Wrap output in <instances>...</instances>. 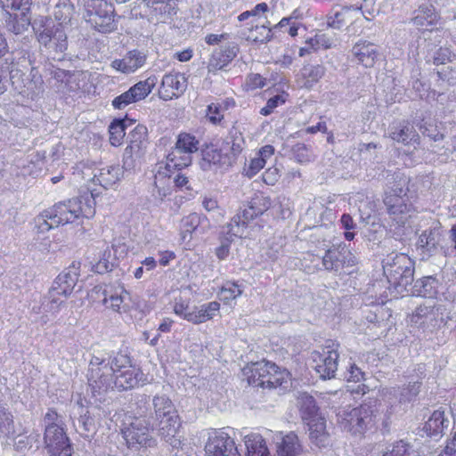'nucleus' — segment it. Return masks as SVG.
I'll use <instances>...</instances> for the list:
<instances>
[{"mask_svg": "<svg viewBox=\"0 0 456 456\" xmlns=\"http://www.w3.org/2000/svg\"><path fill=\"white\" fill-rule=\"evenodd\" d=\"M136 414L142 415L158 430L159 436L172 447L181 445L180 417L172 400L166 395L151 399L144 396L137 403Z\"/></svg>", "mask_w": 456, "mask_h": 456, "instance_id": "nucleus-1", "label": "nucleus"}, {"mask_svg": "<svg viewBox=\"0 0 456 456\" xmlns=\"http://www.w3.org/2000/svg\"><path fill=\"white\" fill-rule=\"evenodd\" d=\"M95 214V200L92 193L54 204L35 218L40 232L74 222L80 217L91 218Z\"/></svg>", "mask_w": 456, "mask_h": 456, "instance_id": "nucleus-2", "label": "nucleus"}, {"mask_svg": "<svg viewBox=\"0 0 456 456\" xmlns=\"http://www.w3.org/2000/svg\"><path fill=\"white\" fill-rule=\"evenodd\" d=\"M41 50L49 59L61 61L68 49V28L56 25L49 16H39L32 24Z\"/></svg>", "mask_w": 456, "mask_h": 456, "instance_id": "nucleus-3", "label": "nucleus"}, {"mask_svg": "<svg viewBox=\"0 0 456 456\" xmlns=\"http://www.w3.org/2000/svg\"><path fill=\"white\" fill-rule=\"evenodd\" d=\"M450 314L446 304L428 300L415 308L409 316V322L411 326L423 332L432 333L446 324L451 319Z\"/></svg>", "mask_w": 456, "mask_h": 456, "instance_id": "nucleus-4", "label": "nucleus"}, {"mask_svg": "<svg viewBox=\"0 0 456 456\" xmlns=\"http://www.w3.org/2000/svg\"><path fill=\"white\" fill-rule=\"evenodd\" d=\"M191 155L173 148L167 157L165 165L159 164L154 175L152 196L156 200L163 201L171 193L172 170H182L191 164Z\"/></svg>", "mask_w": 456, "mask_h": 456, "instance_id": "nucleus-5", "label": "nucleus"}, {"mask_svg": "<svg viewBox=\"0 0 456 456\" xmlns=\"http://www.w3.org/2000/svg\"><path fill=\"white\" fill-rule=\"evenodd\" d=\"M382 267L387 281L399 293L406 290L414 280V261L407 254H388L382 260Z\"/></svg>", "mask_w": 456, "mask_h": 456, "instance_id": "nucleus-6", "label": "nucleus"}, {"mask_svg": "<svg viewBox=\"0 0 456 456\" xmlns=\"http://www.w3.org/2000/svg\"><path fill=\"white\" fill-rule=\"evenodd\" d=\"M113 368L101 355H93L90 359L86 373L88 386L92 393L102 395L116 388Z\"/></svg>", "mask_w": 456, "mask_h": 456, "instance_id": "nucleus-7", "label": "nucleus"}, {"mask_svg": "<svg viewBox=\"0 0 456 456\" xmlns=\"http://www.w3.org/2000/svg\"><path fill=\"white\" fill-rule=\"evenodd\" d=\"M154 427L142 415L136 414L130 423L122 429L127 447L138 451L141 448L155 447L157 440L151 432Z\"/></svg>", "mask_w": 456, "mask_h": 456, "instance_id": "nucleus-8", "label": "nucleus"}, {"mask_svg": "<svg viewBox=\"0 0 456 456\" xmlns=\"http://www.w3.org/2000/svg\"><path fill=\"white\" fill-rule=\"evenodd\" d=\"M338 423L340 428L353 435H362L377 422V415L368 405H361L355 408H346L337 414Z\"/></svg>", "mask_w": 456, "mask_h": 456, "instance_id": "nucleus-9", "label": "nucleus"}, {"mask_svg": "<svg viewBox=\"0 0 456 456\" xmlns=\"http://www.w3.org/2000/svg\"><path fill=\"white\" fill-rule=\"evenodd\" d=\"M86 20L97 31L110 33L116 28L114 9L106 0H84Z\"/></svg>", "mask_w": 456, "mask_h": 456, "instance_id": "nucleus-10", "label": "nucleus"}, {"mask_svg": "<svg viewBox=\"0 0 456 456\" xmlns=\"http://www.w3.org/2000/svg\"><path fill=\"white\" fill-rule=\"evenodd\" d=\"M406 193L402 187L386 191L384 203L393 221L403 225L409 217L411 206L407 203Z\"/></svg>", "mask_w": 456, "mask_h": 456, "instance_id": "nucleus-11", "label": "nucleus"}, {"mask_svg": "<svg viewBox=\"0 0 456 456\" xmlns=\"http://www.w3.org/2000/svg\"><path fill=\"white\" fill-rule=\"evenodd\" d=\"M338 353L330 346L321 351L312 352L310 365L319 374L320 378L326 379L335 377L338 370Z\"/></svg>", "mask_w": 456, "mask_h": 456, "instance_id": "nucleus-12", "label": "nucleus"}, {"mask_svg": "<svg viewBox=\"0 0 456 456\" xmlns=\"http://www.w3.org/2000/svg\"><path fill=\"white\" fill-rule=\"evenodd\" d=\"M205 452L206 456H235L239 454L233 439L224 429H215L208 433Z\"/></svg>", "mask_w": 456, "mask_h": 456, "instance_id": "nucleus-13", "label": "nucleus"}, {"mask_svg": "<svg viewBox=\"0 0 456 456\" xmlns=\"http://www.w3.org/2000/svg\"><path fill=\"white\" fill-rule=\"evenodd\" d=\"M44 443L50 456H72V447L64 427L45 429Z\"/></svg>", "mask_w": 456, "mask_h": 456, "instance_id": "nucleus-14", "label": "nucleus"}, {"mask_svg": "<svg viewBox=\"0 0 456 456\" xmlns=\"http://www.w3.org/2000/svg\"><path fill=\"white\" fill-rule=\"evenodd\" d=\"M148 130L143 125H137L128 134L129 144L124 152V167H131L134 163V156L140 157L147 146Z\"/></svg>", "mask_w": 456, "mask_h": 456, "instance_id": "nucleus-15", "label": "nucleus"}, {"mask_svg": "<svg viewBox=\"0 0 456 456\" xmlns=\"http://www.w3.org/2000/svg\"><path fill=\"white\" fill-rule=\"evenodd\" d=\"M187 88V78L183 74L176 71L163 76L159 89V95L164 101L180 97Z\"/></svg>", "mask_w": 456, "mask_h": 456, "instance_id": "nucleus-16", "label": "nucleus"}, {"mask_svg": "<svg viewBox=\"0 0 456 456\" xmlns=\"http://www.w3.org/2000/svg\"><path fill=\"white\" fill-rule=\"evenodd\" d=\"M354 265V257L346 245L328 249L322 256V265L327 271L340 272L345 266Z\"/></svg>", "mask_w": 456, "mask_h": 456, "instance_id": "nucleus-17", "label": "nucleus"}, {"mask_svg": "<svg viewBox=\"0 0 456 456\" xmlns=\"http://www.w3.org/2000/svg\"><path fill=\"white\" fill-rule=\"evenodd\" d=\"M80 263L73 262L67 269L61 273L54 280L52 286V293L61 294L62 297L69 296L79 277Z\"/></svg>", "mask_w": 456, "mask_h": 456, "instance_id": "nucleus-18", "label": "nucleus"}, {"mask_svg": "<svg viewBox=\"0 0 456 456\" xmlns=\"http://www.w3.org/2000/svg\"><path fill=\"white\" fill-rule=\"evenodd\" d=\"M200 167L203 170L227 168L233 164V157L223 153L222 150L214 145L207 146L201 151Z\"/></svg>", "mask_w": 456, "mask_h": 456, "instance_id": "nucleus-19", "label": "nucleus"}, {"mask_svg": "<svg viewBox=\"0 0 456 456\" xmlns=\"http://www.w3.org/2000/svg\"><path fill=\"white\" fill-rule=\"evenodd\" d=\"M146 54L139 50L129 51L122 59L111 61L110 66L124 74H130L142 68L146 62Z\"/></svg>", "mask_w": 456, "mask_h": 456, "instance_id": "nucleus-20", "label": "nucleus"}, {"mask_svg": "<svg viewBox=\"0 0 456 456\" xmlns=\"http://www.w3.org/2000/svg\"><path fill=\"white\" fill-rule=\"evenodd\" d=\"M257 216H259V214L256 213V209H254L250 204L241 208L227 224V233L241 238L244 235L248 223Z\"/></svg>", "mask_w": 456, "mask_h": 456, "instance_id": "nucleus-21", "label": "nucleus"}, {"mask_svg": "<svg viewBox=\"0 0 456 456\" xmlns=\"http://www.w3.org/2000/svg\"><path fill=\"white\" fill-rule=\"evenodd\" d=\"M274 370H276L275 363L261 361L252 363L245 374L248 376L249 385L263 387L265 383L263 381H265L269 374Z\"/></svg>", "mask_w": 456, "mask_h": 456, "instance_id": "nucleus-22", "label": "nucleus"}, {"mask_svg": "<svg viewBox=\"0 0 456 456\" xmlns=\"http://www.w3.org/2000/svg\"><path fill=\"white\" fill-rule=\"evenodd\" d=\"M352 54L356 61L366 68L372 67L378 57V47L368 41H359L352 48Z\"/></svg>", "mask_w": 456, "mask_h": 456, "instance_id": "nucleus-23", "label": "nucleus"}, {"mask_svg": "<svg viewBox=\"0 0 456 456\" xmlns=\"http://www.w3.org/2000/svg\"><path fill=\"white\" fill-rule=\"evenodd\" d=\"M237 53L238 47L235 45H227L214 51L208 64V72L216 73L226 67L236 57Z\"/></svg>", "mask_w": 456, "mask_h": 456, "instance_id": "nucleus-24", "label": "nucleus"}, {"mask_svg": "<svg viewBox=\"0 0 456 456\" xmlns=\"http://www.w3.org/2000/svg\"><path fill=\"white\" fill-rule=\"evenodd\" d=\"M115 381L116 388L127 390L143 384L144 374L139 368L134 366L116 373Z\"/></svg>", "mask_w": 456, "mask_h": 456, "instance_id": "nucleus-25", "label": "nucleus"}, {"mask_svg": "<svg viewBox=\"0 0 456 456\" xmlns=\"http://www.w3.org/2000/svg\"><path fill=\"white\" fill-rule=\"evenodd\" d=\"M309 438L319 448L326 447L330 444V436L326 430V421L320 417L307 422Z\"/></svg>", "mask_w": 456, "mask_h": 456, "instance_id": "nucleus-26", "label": "nucleus"}, {"mask_svg": "<svg viewBox=\"0 0 456 456\" xmlns=\"http://www.w3.org/2000/svg\"><path fill=\"white\" fill-rule=\"evenodd\" d=\"M449 419L445 417V411L438 409L434 411L424 426V431L429 437L436 438L442 436L444 430L449 427Z\"/></svg>", "mask_w": 456, "mask_h": 456, "instance_id": "nucleus-27", "label": "nucleus"}, {"mask_svg": "<svg viewBox=\"0 0 456 456\" xmlns=\"http://www.w3.org/2000/svg\"><path fill=\"white\" fill-rule=\"evenodd\" d=\"M123 174V167L119 165H110L100 168L94 175V180L107 189L119 182Z\"/></svg>", "mask_w": 456, "mask_h": 456, "instance_id": "nucleus-28", "label": "nucleus"}, {"mask_svg": "<svg viewBox=\"0 0 456 456\" xmlns=\"http://www.w3.org/2000/svg\"><path fill=\"white\" fill-rule=\"evenodd\" d=\"M75 14V7L70 0H57L53 11L54 22L56 25H61L63 28H69Z\"/></svg>", "mask_w": 456, "mask_h": 456, "instance_id": "nucleus-29", "label": "nucleus"}, {"mask_svg": "<svg viewBox=\"0 0 456 456\" xmlns=\"http://www.w3.org/2000/svg\"><path fill=\"white\" fill-rule=\"evenodd\" d=\"M438 14L431 4H423L414 11L411 22L419 28H427L436 23Z\"/></svg>", "mask_w": 456, "mask_h": 456, "instance_id": "nucleus-30", "label": "nucleus"}, {"mask_svg": "<svg viewBox=\"0 0 456 456\" xmlns=\"http://www.w3.org/2000/svg\"><path fill=\"white\" fill-rule=\"evenodd\" d=\"M206 220V216L198 213H191L182 218L180 223V235L183 241H190L192 234L199 231L202 221Z\"/></svg>", "mask_w": 456, "mask_h": 456, "instance_id": "nucleus-31", "label": "nucleus"}, {"mask_svg": "<svg viewBox=\"0 0 456 456\" xmlns=\"http://www.w3.org/2000/svg\"><path fill=\"white\" fill-rule=\"evenodd\" d=\"M419 391V384L418 382H413L412 384H409L407 387H403L402 389L400 387L385 388L383 390V395L389 401L395 397L402 403L410 402L418 395Z\"/></svg>", "mask_w": 456, "mask_h": 456, "instance_id": "nucleus-32", "label": "nucleus"}, {"mask_svg": "<svg viewBox=\"0 0 456 456\" xmlns=\"http://www.w3.org/2000/svg\"><path fill=\"white\" fill-rule=\"evenodd\" d=\"M277 452L279 456H301L303 447L298 436L295 433L290 432L282 437Z\"/></svg>", "mask_w": 456, "mask_h": 456, "instance_id": "nucleus-33", "label": "nucleus"}, {"mask_svg": "<svg viewBox=\"0 0 456 456\" xmlns=\"http://www.w3.org/2000/svg\"><path fill=\"white\" fill-rule=\"evenodd\" d=\"M441 231L438 224L425 230L419 238L418 246L423 251L431 254L436 249L440 241Z\"/></svg>", "mask_w": 456, "mask_h": 456, "instance_id": "nucleus-34", "label": "nucleus"}, {"mask_svg": "<svg viewBox=\"0 0 456 456\" xmlns=\"http://www.w3.org/2000/svg\"><path fill=\"white\" fill-rule=\"evenodd\" d=\"M297 406L302 419L306 422L321 417L318 413V407L314 398L306 393L299 395L297 397Z\"/></svg>", "mask_w": 456, "mask_h": 456, "instance_id": "nucleus-35", "label": "nucleus"}, {"mask_svg": "<svg viewBox=\"0 0 456 456\" xmlns=\"http://www.w3.org/2000/svg\"><path fill=\"white\" fill-rule=\"evenodd\" d=\"M29 10H24L20 14H11L8 12V19L6 20L7 29L15 35H20L26 30L31 24V18L28 14Z\"/></svg>", "mask_w": 456, "mask_h": 456, "instance_id": "nucleus-36", "label": "nucleus"}, {"mask_svg": "<svg viewBox=\"0 0 456 456\" xmlns=\"http://www.w3.org/2000/svg\"><path fill=\"white\" fill-rule=\"evenodd\" d=\"M219 309L220 304L216 301L202 305L198 310L193 311L194 315L189 316L188 322L193 324L205 322L211 320L218 313Z\"/></svg>", "mask_w": 456, "mask_h": 456, "instance_id": "nucleus-37", "label": "nucleus"}, {"mask_svg": "<svg viewBox=\"0 0 456 456\" xmlns=\"http://www.w3.org/2000/svg\"><path fill=\"white\" fill-rule=\"evenodd\" d=\"M248 456H269L263 437L258 434H249L244 438Z\"/></svg>", "mask_w": 456, "mask_h": 456, "instance_id": "nucleus-38", "label": "nucleus"}, {"mask_svg": "<svg viewBox=\"0 0 456 456\" xmlns=\"http://www.w3.org/2000/svg\"><path fill=\"white\" fill-rule=\"evenodd\" d=\"M390 137L398 142L408 144L411 142H416L419 139L414 128L408 124H400L393 126L390 131Z\"/></svg>", "mask_w": 456, "mask_h": 456, "instance_id": "nucleus-39", "label": "nucleus"}, {"mask_svg": "<svg viewBox=\"0 0 456 456\" xmlns=\"http://www.w3.org/2000/svg\"><path fill=\"white\" fill-rule=\"evenodd\" d=\"M132 124V120L130 119H115L113 120L110 126V142L113 146H119L123 139L126 135V129L129 125Z\"/></svg>", "mask_w": 456, "mask_h": 456, "instance_id": "nucleus-40", "label": "nucleus"}, {"mask_svg": "<svg viewBox=\"0 0 456 456\" xmlns=\"http://www.w3.org/2000/svg\"><path fill=\"white\" fill-rule=\"evenodd\" d=\"M104 297L102 304L107 307L115 312H121L125 297L128 295L126 290L123 288L119 289V291L112 292L111 289H104L102 292Z\"/></svg>", "mask_w": 456, "mask_h": 456, "instance_id": "nucleus-41", "label": "nucleus"}, {"mask_svg": "<svg viewBox=\"0 0 456 456\" xmlns=\"http://www.w3.org/2000/svg\"><path fill=\"white\" fill-rule=\"evenodd\" d=\"M325 74V68L322 65H305L301 69V77L304 79L303 86L311 88Z\"/></svg>", "mask_w": 456, "mask_h": 456, "instance_id": "nucleus-42", "label": "nucleus"}, {"mask_svg": "<svg viewBox=\"0 0 456 456\" xmlns=\"http://www.w3.org/2000/svg\"><path fill=\"white\" fill-rule=\"evenodd\" d=\"M438 280L434 276L424 277L415 282L414 288L418 294L424 297H433L437 293Z\"/></svg>", "mask_w": 456, "mask_h": 456, "instance_id": "nucleus-43", "label": "nucleus"}, {"mask_svg": "<svg viewBox=\"0 0 456 456\" xmlns=\"http://www.w3.org/2000/svg\"><path fill=\"white\" fill-rule=\"evenodd\" d=\"M270 21H266L262 25H256L249 29L247 39L256 43H266L273 37Z\"/></svg>", "mask_w": 456, "mask_h": 456, "instance_id": "nucleus-44", "label": "nucleus"}, {"mask_svg": "<svg viewBox=\"0 0 456 456\" xmlns=\"http://www.w3.org/2000/svg\"><path fill=\"white\" fill-rule=\"evenodd\" d=\"M27 85V96L35 98L44 91V80L42 76L38 73L37 69L32 68L28 79L26 82Z\"/></svg>", "mask_w": 456, "mask_h": 456, "instance_id": "nucleus-45", "label": "nucleus"}, {"mask_svg": "<svg viewBox=\"0 0 456 456\" xmlns=\"http://www.w3.org/2000/svg\"><path fill=\"white\" fill-rule=\"evenodd\" d=\"M158 79L155 76L149 77L147 79L139 81L129 88L133 92L137 101L146 98L155 87Z\"/></svg>", "mask_w": 456, "mask_h": 456, "instance_id": "nucleus-46", "label": "nucleus"}, {"mask_svg": "<svg viewBox=\"0 0 456 456\" xmlns=\"http://www.w3.org/2000/svg\"><path fill=\"white\" fill-rule=\"evenodd\" d=\"M225 144L231 151L229 154L231 157H233V162L236 159V157L242 151L245 147V140L242 134L236 129L232 130L229 134V136L226 139Z\"/></svg>", "mask_w": 456, "mask_h": 456, "instance_id": "nucleus-47", "label": "nucleus"}, {"mask_svg": "<svg viewBox=\"0 0 456 456\" xmlns=\"http://www.w3.org/2000/svg\"><path fill=\"white\" fill-rule=\"evenodd\" d=\"M199 141L194 135L187 133H182L178 135L175 148L181 150V151H186L191 155L199 150Z\"/></svg>", "mask_w": 456, "mask_h": 456, "instance_id": "nucleus-48", "label": "nucleus"}, {"mask_svg": "<svg viewBox=\"0 0 456 456\" xmlns=\"http://www.w3.org/2000/svg\"><path fill=\"white\" fill-rule=\"evenodd\" d=\"M106 362L113 368L114 373H118L126 369L134 367L130 356L122 352L117 353L113 357L106 359Z\"/></svg>", "mask_w": 456, "mask_h": 456, "instance_id": "nucleus-49", "label": "nucleus"}, {"mask_svg": "<svg viewBox=\"0 0 456 456\" xmlns=\"http://www.w3.org/2000/svg\"><path fill=\"white\" fill-rule=\"evenodd\" d=\"M27 79H28V76H25L20 70L11 69L10 71V82L15 91H17L20 94H23L27 96Z\"/></svg>", "mask_w": 456, "mask_h": 456, "instance_id": "nucleus-50", "label": "nucleus"}, {"mask_svg": "<svg viewBox=\"0 0 456 456\" xmlns=\"http://www.w3.org/2000/svg\"><path fill=\"white\" fill-rule=\"evenodd\" d=\"M243 292L240 284L233 281H226L220 291V298L224 301L233 300L239 297Z\"/></svg>", "mask_w": 456, "mask_h": 456, "instance_id": "nucleus-51", "label": "nucleus"}, {"mask_svg": "<svg viewBox=\"0 0 456 456\" xmlns=\"http://www.w3.org/2000/svg\"><path fill=\"white\" fill-rule=\"evenodd\" d=\"M294 159L301 164L308 163L314 160V156L310 148L304 143H297L291 150Z\"/></svg>", "mask_w": 456, "mask_h": 456, "instance_id": "nucleus-52", "label": "nucleus"}, {"mask_svg": "<svg viewBox=\"0 0 456 456\" xmlns=\"http://www.w3.org/2000/svg\"><path fill=\"white\" fill-rule=\"evenodd\" d=\"M361 10V7H354V6H345L342 8L340 12H337L334 15H330L327 17V25L330 28L335 29H340L345 24V17L349 10Z\"/></svg>", "mask_w": 456, "mask_h": 456, "instance_id": "nucleus-53", "label": "nucleus"}, {"mask_svg": "<svg viewBox=\"0 0 456 456\" xmlns=\"http://www.w3.org/2000/svg\"><path fill=\"white\" fill-rule=\"evenodd\" d=\"M61 297H62L61 294L53 295V293H52V289H50L48 291L47 298L43 303L45 312L51 313L53 314L58 313L61 309V305L64 302Z\"/></svg>", "mask_w": 456, "mask_h": 456, "instance_id": "nucleus-54", "label": "nucleus"}, {"mask_svg": "<svg viewBox=\"0 0 456 456\" xmlns=\"http://www.w3.org/2000/svg\"><path fill=\"white\" fill-rule=\"evenodd\" d=\"M236 236L227 233L226 227H224L222 231V236L220 237L221 245L216 248V254L221 260L225 259L230 252V245Z\"/></svg>", "mask_w": 456, "mask_h": 456, "instance_id": "nucleus-55", "label": "nucleus"}, {"mask_svg": "<svg viewBox=\"0 0 456 456\" xmlns=\"http://www.w3.org/2000/svg\"><path fill=\"white\" fill-rule=\"evenodd\" d=\"M32 0H0V6L8 12V10L24 12L30 10Z\"/></svg>", "mask_w": 456, "mask_h": 456, "instance_id": "nucleus-56", "label": "nucleus"}, {"mask_svg": "<svg viewBox=\"0 0 456 456\" xmlns=\"http://www.w3.org/2000/svg\"><path fill=\"white\" fill-rule=\"evenodd\" d=\"M110 257V250H104L102 253V257L99 259L98 262H96L94 265H93V270L94 272L102 274L105 273H108L112 270L113 265L110 262L109 258Z\"/></svg>", "mask_w": 456, "mask_h": 456, "instance_id": "nucleus-57", "label": "nucleus"}, {"mask_svg": "<svg viewBox=\"0 0 456 456\" xmlns=\"http://www.w3.org/2000/svg\"><path fill=\"white\" fill-rule=\"evenodd\" d=\"M284 377L285 373L281 371L280 368L276 365V370L269 374L263 388H276L281 386L284 382Z\"/></svg>", "mask_w": 456, "mask_h": 456, "instance_id": "nucleus-58", "label": "nucleus"}, {"mask_svg": "<svg viewBox=\"0 0 456 456\" xmlns=\"http://www.w3.org/2000/svg\"><path fill=\"white\" fill-rule=\"evenodd\" d=\"M138 102L135 96L134 95L133 92H131L129 89L121 94L120 95L115 97L112 101V106L115 109L122 110L126 108L127 105Z\"/></svg>", "mask_w": 456, "mask_h": 456, "instance_id": "nucleus-59", "label": "nucleus"}, {"mask_svg": "<svg viewBox=\"0 0 456 456\" xmlns=\"http://www.w3.org/2000/svg\"><path fill=\"white\" fill-rule=\"evenodd\" d=\"M342 228L346 230L344 236L347 240H352L354 238V232H351L356 228V224L354 222L353 217L349 214H343L340 218Z\"/></svg>", "mask_w": 456, "mask_h": 456, "instance_id": "nucleus-60", "label": "nucleus"}, {"mask_svg": "<svg viewBox=\"0 0 456 456\" xmlns=\"http://www.w3.org/2000/svg\"><path fill=\"white\" fill-rule=\"evenodd\" d=\"M45 429L50 427H64L62 418L53 409H49L44 417Z\"/></svg>", "mask_w": 456, "mask_h": 456, "instance_id": "nucleus-61", "label": "nucleus"}, {"mask_svg": "<svg viewBox=\"0 0 456 456\" xmlns=\"http://www.w3.org/2000/svg\"><path fill=\"white\" fill-rule=\"evenodd\" d=\"M81 412H80V418L78 419V428L82 429L84 432H91L94 430V419L88 415V411L84 410L82 406H80Z\"/></svg>", "mask_w": 456, "mask_h": 456, "instance_id": "nucleus-62", "label": "nucleus"}, {"mask_svg": "<svg viewBox=\"0 0 456 456\" xmlns=\"http://www.w3.org/2000/svg\"><path fill=\"white\" fill-rule=\"evenodd\" d=\"M250 205L256 209V213L262 215L271 207V200L264 195H258L252 199Z\"/></svg>", "mask_w": 456, "mask_h": 456, "instance_id": "nucleus-63", "label": "nucleus"}, {"mask_svg": "<svg viewBox=\"0 0 456 456\" xmlns=\"http://www.w3.org/2000/svg\"><path fill=\"white\" fill-rule=\"evenodd\" d=\"M408 444L403 441L394 444L382 456H409Z\"/></svg>", "mask_w": 456, "mask_h": 456, "instance_id": "nucleus-64", "label": "nucleus"}]
</instances>
